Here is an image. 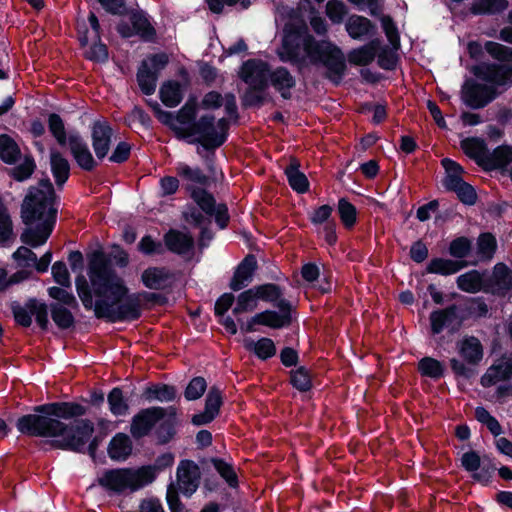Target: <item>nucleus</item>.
Segmentation results:
<instances>
[{"label":"nucleus","instance_id":"9d476101","mask_svg":"<svg viewBox=\"0 0 512 512\" xmlns=\"http://www.w3.org/2000/svg\"><path fill=\"white\" fill-rule=\"evenodd\" d=\"M166 411L161 406L140 409L131 419L130 434L135 440L149 436Z\"/></svg>","mask_w":512,"mask_h":512},{"label":"nucleus","instance_id":"680f3d73","mask_svg":"<svg viewBox=\"0 0 512 512\" xmlns=\"http://www.w3.org/2000/svg\"><path fill=\"white\" fill-rule=\"evenodd\" d=\"M131 477L134 491H137L145 485L154 482L157 477V472L151 465H145L137 470L131 468Z\"/></svg>","mask_w":512,"mask_h":512},{"label":"nucleus","instance_id":"a18cd8bd","mask_svg":"<svg viewBox=\"0 0 512 512\" xmlns=\"http://www.w3.org/2000/svg\"><path fill=\"white\" fill-rule=\"evenodd\" d=\"M508 0H474L469 10L472 15H495L508 8Z\"/></svg>","mask_w":512,"mask_h":512},{"label":"nucleus","instance_id":"aec40b11","mask_svg":"<svg viewBox=\"0 0 512 512\" xmlns=\"http://www.w3.org/2000/svg\"><path fill=\"white\" fill-rule=\"evenodd\" d=\"M253 287L256 292L258 301L271 303L274 307L278 308L277 312H280L281 304L285 303L286 309L284 312L288 315L290 326L293 321V307L291 302L283 297L284 288L275 283H264Z\"/></svg>","mask_w":512,"mask_h":512},{"label":"nucleus","instance_id":"423d86ee","mask_svg":"<svg viewBox=\"0 0 512 512\" xmlns=\"http://www.w3.org/2000/svg\"><path fill=\"white\" fill-rule=\"evenodd\" d=\"M48 129L60 146L69 145L70 153L80 169L92 172L98 167L97 161L82 136L78 132L67 136L64 121L59 114H49Z\"/></svg>","mask_w":512,"mask_h":512},{"label":"nucleus","instance_id":"c85d7f7f","mask_svg":"<svg viewBox=\"0 0 512 512\" xmlns=\"http://www.w3.org/2000/svg\"><path fill=\"white\" fill-rule=\"evenodd\" d=\"M177 389L174 385L158 382L147 385L141 397L146 402H172L176 399Z\"/></svg>","mask_w":512,"mask_h":512},{"label":"nucleus","instance_id":"7ed1b4c3","mask_svg":"<svg viewBox=\"0 0 512 512\" xmlns=\"http://www.w3.org/2000/svg\"><path fill=\"white\" fill-rule=\"evenodd\" d=\"M278 56L282 62L295 66L299 73L307 66V59L314 66L325 67V78L335 86L341 84L347 71L342 49L330 40L316 39L305 24H285Z\"/></svg>","mask_w":512,"mask_h":512},{"label":"nucleus","instance_id":"69168bd1","mask_svg":"<svg viewBox=\"0 0 512 512\" xmlns=\"http://www.w3.org/2000/svg\"><path fill=\"white\" fill-rule=\"evenodd\" d=\"M223 405L222 391L217 386L210 387L206 398L204 409L214 416L218 417L220 414L221 407Z\"/></svg>","mask_w":512,"mask_h":512},{"label":"nucleus","instance_id":"ea45409f","mask_svg":"<svg viewBox=\"0 0 512 512\" xmlns=\"http://www.w3.org/2000/svg\"><path fill=\"white\" fill-rule=\"evenodd\" d=\"M159 97L162 103L169 108L178 106L183 100V89L176 80H167L159 89Z\"/></svg>","mask_w":512,"mask_h":512},{"label":"nucleus","instance_id":"37998d69","mask_svg":"<svg viewBox=\"0 0 512 512\" xmlns=\"http://www.w3.org/2000/svg\"><path fill=\"white\" fill-rule=\"evenodd\" d=\"M346 31L352 39H361L375 32V25L364 16L352 15L346 23Z\"/></svg>","mask_w":512,"mask_h":512},{"label":"nucleus","instance_id":"052dcab7","mask_svg":"<svg viewBox=\"0 0 512 512\" xmlns=\"http://www.w3.org/2000/svg\"><path fill=\"white\" fill-rule=\"evenodd\" d=\"M150 106L157 120L163 125L169 127L175 132L177 138L181 139L184 128H180L176 125V115L170 111L163 110L160 104L156 101L150 103Z\"/></svg>","mask_w":512,"mask_h":512},{"label":"nucleus","instance_id":"39448f33","mask_svg":"<svg viewBox=\"0 0 512 512\" xmlns=\"http://www.w3.org/2000/svg\"><path fill=\"white\" fill-rule=\"evenodd\" d=\"M476 79H466L461 89V100L474 110L483 109L494 101L501 92L498 87L512 86V64H496V62H480L470 68Z\"/></svg>","mask_w":512,"mask_h":512},{"label":"nucleus","instance_id":"c9c22d12","mask_svg":"<svg viewBox=\"0 0 512 512\" xmlns=\"http://www.w3.org/2000/svg\"><path fill=\"white\" fill-rule=\"evenodd\" d=\"M50 168L57 187L62 189L63 185L70 177L69 161L59 151L51 150Z\"/></svg>","mask_w":512,"mask_h":512},{"label":"nucleus","instance_id":"f257e3e1","mask_svg":"<svg viewBox=\"0 0 512 512\" xmlns=\"http://www.w3.org/2000/svg\"><path fill=\"white\" fill-rule=\"evenodd\" d=\"M33 413L20 416L16 421L17 430L28 437L56 438L51 442L54 448L75 453H87L95 458L102 442L101 435H95L94 423L87 418V407L72 401L48 402L33 406Z\"/></svg>","mask_w":512,"mask_h":512},{"label":"nucleus","instance_id":"393cba45","mask_svg":"<svg viewBox=\"0 0 512 512\" xmlns=\"http://www.w3.org/2000/svg\"><path fill=\"white\" fill-rule=\"evenodd\" d=\"M166 248L177 255L189 253L194 248V239L190 234L176 229L168 230L163 237Z\"/></svg>","mask_w":512,"mask_h":512},{"label":"nucleus","instance_id":"5fc2aeb1","mask_svg":"<svg viewBox=\"0 0 512 512\" xmlns=\"http://www.w3.org/2000/svg\"><path fill=\"white\" fill-rule=\"evenodd\" d=\"M257 86H248L241 95V105L244 109L261 108L267 101L266 90Z\"/></svg>","mask_w":512,"mask_h":512},{"label":"nucleus","instance_id":"e433bc0d","mask_svg":"<svg viewBox=\"0 0 512 512\" xmlns=\"http://www.w3.org/2000/svg\"><path fill=\"white\" fill-rule=\"evenodd\" d=\"M207 187L200 188L194 185H186L185 190L190 193V197L198 205L199 209L208 216H212L215 208L217 207L216 199L210 193Z\"/></svg>","mask_w":512,"mask_h":512},{"label":"nucleus","instance_id":"49530a36","mask_svg":"<svg viewBox=\"0 0 512 512\" xmlns=\"http://www.w3.org/2000/svg\"><path fill=\"white\" fill-rule=\"evenodd\" d=\"M337 213L339 219L346 230H351L355 227L358 220V211L353 203L346 197L338 199Z\"/></svg>","mask_w":512,"mask_h":512},{"label":"nucleus","instance_id":"0e129e2a","mask_svg":"<svg viewBox=\"0 0 512 512\" xmlns=\"http://www.w3.org/2000/svg\"><path fill=\"white\" fill-rule=\"evenodd\" d=\"M207 389V382L204 377H193L184 390V397L187 401H195L203 396Z\"/></svg>","mask_w":512,"mask_h":512},{"label":"nucleus","instance_id":"864d4df0","mask_svg":"<svg viewBox=\"0 0 512 512\" xmlns=\"http://www.w3.org/2000/svg\"><path fill=\"white\" fill-rule=\"evenodd\" d=\"M37 166L32 154H25L22 163L9 169L8 175L17 182H24L31 178Z\"/></svg>","mask_w":512,"mask_h":512},{"label":"nucleus","instance_id":"bf43d9fd","mask_svg":"<svg viewBox=\"0 0 512 512\" xmlns=\"http://www.w3.org/2000/svg\"><path fill=\"white\" fill-rule=\"evenodd\" d=\"M484 48L490 57L499 62L498 64H512V47L495 41H486Z\"/></svg>","mask_w":512,"mask_h":512},{"label":"nucleus","instance_id":"58836bf2","mask_svg":"<svg viewBox=\"0 0 512 512\" xmlns=\"http://www.w3.org/2000/svg\"><path fill=\"white\" fill-rule=\"evenodd\" d=\"M70 309V307L63 306L61 303L49 304L51 318L61 331L75 328L76 320Z\"/></svg>","mask_w":512,"mask_h":512},{"label":"nucleus","instance_id":"dca6fc26","mask_svg":"<svg viewBox=\"0 0 512 512\" xmlns=\"http://www.w3.org/2000/svg\"><path fill=\"white\" fill-rule=\"evenodd\" d=\"M474 417L478 422L485 425L489 432L496 438L495 446L497 450L503 455L512 457V442L505 437H498L503 433L499 421L483 406L475 408Z\"/></svg>","mask_w":512,"mask_h":512},{"label":"nucleus","instance_id":"0eeeda50","mask_svg":"<svg viewBox=\"0 0 512 512\" xmlns=\"http://www.w3.org/2000/svg\"><path fill=\"white\" fill-rule=\"evenodd\" d=\"M10 309L15 323L23 328H29L32 325V316H35V321L38 327L47 332L50 327L49 322V305L45 302L38 300L35 297L29 298L24 306L19 302L13 301Z\"/></svg>","mask_w":512,"mask_h":512},{"label":"nucleus","instance_id":"774afa93","mask_svg":"<svg viewBox=\"0 0 512 512\" xmlns=\"http://www.w3.org/2000/svg\"><path fill=\"white\" fill-rule=\"evenodd\" d=\"M376 56L378 66L387 71L394 70L399 60L398 55L387 46H381Z\"/></svg>","mask_w":512,"mask_h":512},{"label":"nucleus","instance_id":"2f4dec72","mask_svg":"<svg viewBox=\"0 0 512 512\" xmlns=\"http://www.w3.org/2000/svg\"><path fill=\"white\" fill-rule=\"evenodd\" d=\"M284 173L287 181L295 192L304 194L309 190L310 183L307 176L300 171V161L296 157H291Z\"/></svg>","mask_w":512,"mask_h":512},{"label":"nucleus","instance_id":"603ef678","mask_svg":"<svg viewBox=\"0 0 512 512\" xmlns=\"http://www.w3.org/2000/svg\"><path fill=\"white\" fill-rule=\"evenodd\" d=\"M477 254L481 261L491 260L497 251V240L491 232H482L477 238Z\"/></svg>","mask_w":512,"mask_h":512},{"label":"nucleus","instance_id":"f8f14e48","mask_svg":"<svg viewBox=\"0 0 512 512\" xmlns=\"http://www.w3.org/2000/svg\"><path fill=\"white\" fill-rule=\"evenodd\" d=\"M271 66L262 59H248L241 65L239 78L248 86L269 87Z\"/></svg>","mask_w":512,"mask_h":512},{"label":"nucleus","instance_id":"412c9836","mask_svg":"<svg viewBox=\"0 0 512 512\" xmlns=\"http://www.w3.org/2000/svg\"><path fill=\"white\" fill-rule=\"evenodd\" d=\"M257 267L256 257L253 254L246 255L236 266L233 276L229 282V288L232 291L237 292L247 287L252 281Z\"/></svg>","mask_w":512,"mask_h":512},{"label":"nucleus","instance_id":"4468645a","mask_svg":"<svg viewBox=\"0 0 512 512\" xmlns=\"http://www.w3.org/2000/svg\"><path fill=\"white\" fill-rule=\"evenodd\" d=\"M333 211V206L323 204L308 213V219L313 226H323L324 239L329 246L336 245L338 241L337 223L332 215Z\"/></svg>","mask_w":512,"mask_h":512},{"label":"nucleus","instance_id":"3c124183","mask_svg":"<svg viewBox=\"0 0 512 512\" xmlns=\"http://www.w3.org/2000/svg\"><path fill=\"white\" fill-rule=\"evenodd\" d=\"M210 463L230 488L234 489L239 486V478L233 464L219 457L210 458Z\"/></svg>","mask_w":512,"mask_h":512},{"label":"nucleus","instance_id":"4c0bfd02","mask_svg":"<svg viewBox=\"0 0 512 512\" xmlns=\"http://www.w3.org/2000/svg\"><path fill=\"white\" fill-rule=\"evenodd\" d=\"M485 283L486 281L483 274L475 269L459 275L456 279V284L459 290L472 294L480 291L485 292Z\"/></svg>","mask_w":512,"mask_h":512},{"label":"nucleus","instance_id":"cd10ccee","mask_svg":"<svg viewBox=\"0 0 512 512\" xmlns=\"http://www.w3.org/2000/svg\"><path fill=\"white\" fill-rule=\"evenodd\" d=\"M457 348L460 356L468 364L477 365L483 359V345L481 341L473 335H467L460 340L457 343Z\"/></svg>","mask_w":512,"mask_h":512},{"label":"nucleus","instance_id":"7c9ffc66","mask_svg":"<svg viewBox=\"0 0 512 512\" xmlns=\"http://www.w3.org/2000/svg\"><path fill=\"white\" fill-rule=\"evenodd\" d=\"M381 48V41L378 38L370 40L365 45L351 50L348 54V61L357 66H367L372 63Z\"/></svg>","mask_w":512,"mask_h":512},{"label":"nucleus","instance_id":"9b49d317","mask_svg":"<svg viewBox=\"0 0 512 512\" xmlns=\"http://www.w3.org/2000/svg\"><path fill=\"white\" fill-rule=\"evenodd\" d=\"M430 333L433 336L441 334L445 329L450 335L458 333L463 327L459 323L458 305L450 304L444 308H438L429 315Z\"/></svg>","mask_w":512,"mask_h":512},{"label":"nucleus","instance_id":"f704fd0d","mask_svg":"<svg viewBox=\"0 0 512 512\" xmlns=\"http://www.w3.org/2000/svg\"><path fill=\"white\" fill-rule=\"evenodd\" d=\"M170 278V272L164 267H148L141 275L143 285L151 290L165 289Z\"/></svg>","mask_w":512,"mask_h":512},{"label":"nucleus","instance_id":"20e7f679","mask_svg":"<svg viewBox=\"0 0 512 512\" xmlns=\"http://www.w3.org/2000/svg\"><path fill=\"white\" fill-rule=\"evenodd\" d=\"M58 196L48 176L41 178L37 186H30L21 207V218L29 226L37 220L46 218L34 228H26L21 233L22 243L37 248L48 240L57 220L58 209L55 203Z\"/></svg>","mask_w":512,"mask_h":512},{"label":"nucleus","instance_id":"a211bd4d","mask_svg":"<svg viewBox=\"0 0 512 512\" xmlns=\"http://www.w3.org/2000/svg\"><path fill=\"white\" fill-rule=\"evenodd\" d=\"M98 484L105 490L116 494H122L127 489L134 492L131 468L108 469L98 478Z\"/></svg>","mask_w":512,"mask_h":512},{"label":"nucleus","instance_id":"5701e85b","mask_svg":"<svg viewBox=\"0 0 512 512\" xmlns=\"http://www.w3.org/2000/svg\"><path fill=\"white\" fill-rule=\"evenodd\" d=\"M296 78L285 66H278L270 70L269 85H271L284 100H290L291 90L296 87Z\"/></svg>","mask_w":512,"mask_h":512},{"label":"nucleus","instance_id":"2eb2a0df","mask_svg":"<svg viewBox=\"0 0 512 512\" xmlns=\"http://www.w3.org/2000/svg\"><path fill=\"white\" fill-rule=\"evenodd\" d=\"M113 133V128L107 120H96L91 126V142L95 153L94 159L98 164L109 154Z\"/></svg>","mask_w":512,"mask_h":512},{"label":"nucleus","instance_id":"13d9d810","mask_svg":"<svg viewBox=\"0 0 512 512\" xmlns=\"http://www.w3.org/2000/svg\"><path fill=\"white\" fill-rule=\"evenodd\" d=\"M177 427L178 424H175L170 420H165L164 418L158 422L153 430L156 444L163 446L170 443L177 434Z\"/></svg>","mask_w":512,"mask_h":512},{"label":"nucleus","instance_id":"f3484780","mask_svg":"<svg viewBox=\"0 0 512 512\" xmlns=\"http://www.w3.org/2000/svg\"><path fill=\"white\" fill-rule=\"evenodd\" d=\"M176 476L181 493L190 498L197 491L200 484L201 472L199 466L193 460H181Z\"/></svg>","mask_w":512,"mask_h":512},{"label":"nucleus","instance_id":"c03bdc74","mask_svg":"<svg viewBox=\"0 0 512 512\" xmlns=\"http://www.w3.org/2000/svg\"><path fill=\"white\" fill-rule=\"evenodd\" d=\"M22 157L17 142L8 134H0V159L7 165H15Z\"/></svg>","mask_w":512,"mask_h":512},{"label":"nucleus","instance_id":"b1692460","mask_svg":"<svg viewBox=\"0 0 512 512\" xmlns=\"http://www.w3.org/2000/svg\"><path fill=\"white\" fill-rule=\"evenodd\" d=\"M458 305L459 323L464 325L470 318H485L489 312L487 303L483 297H468Z\"/></svg>","mask_w":512,"mask_h":512},{"label":"nucleus","instance_id":"bb28decb","mask_svg":"<svg viewBox=\"0 0 512 512\" xmlns=\"http://www.w3.org/2000/svg\"><path fill=\"white\" fill-rule=\"evenodd\" d=\"M128 15L135 34L144 42H153L157 32L151 24L147 13L143 10H129Z\"/></svg>","mask_w":512,"mask_h":512},{"label":"nucleus","instance_id":"a878e982","mask_svg":"<svg viewBox=\"0 0 512 512\" xmlns=\"http://www.w3.org/2000/svg\"><path fill=\"white\" fill-rule=\"evenodd\" d=\"M133 451V442L127 434L123 432L116 433L110 440L107 447V454L112 461L124 462Z\"/></svg>","mask_w":512,"mask_h":512},{"label":"nucleus","instance_id":"a19ab883","mask_svg":"<svg viewBox=\"0 0 512 512\" xmlns=\"http://www.w3.org/2000/svg\"><path fill=\"white\" fill-rule=\"evenodd\" d=\"M244 347L262 361H266L276 355L277 349L274 341L268 337H262L257 341L245 340Z\"/></svg>","mask_w":512,"mask_h":512},{"label":"nucleus","instance_id":"6e6d98bb","mask_svg":"<svg viewBox=\"0 0 512 512\" xmlns=\"http://www.w3.org/2000/svg\"><path fill=\"white\" fill-rule=\"evenodd\" d=\"M258 298L254 287L241 292L236 299V305L232 309V314L238 316L242 313L252 312L257 308Z\"/></svg>","mask_w":512,"mask_h":512},{"label":"nucleus","instance_id":"de8ad7c7","mask_svg":"<svg viewBox=\"0 0 512 512\" xmlns=\"http://www.w3.org/2000/svg\"><path fill=\"white\" fill-rule=\"evenodd\" d=\"M418 372L423 377L438 380L445 375V365L440 360L430 356L421 358L417 366Z\"/></svg>","mask_w":512,"mask_h":512},{"label":"nucleus","instance_id":"c756f323","mask_svg":"<svg viewBox=\"0 0 512 512\" xmlns=\"http://www.w3.org/2000/svg\"><path fill=\"white\" fill-rule=\"evenodd\" d=\"M460 146L464 154L484 170L489 151L485 140L480 137H468L461 141Z\"/></svg>","mask_w":512,"mask_h":512},{"label":"nucleus","instance_id":"09e8293b","mask_svg":"<svg viewBox=\"0 0 512 512\" xmlns=\"http://www.w3.org/2000/svg\"><path fill=\"white\" fill-rule=\"evenodd\" d=\"M109 411L116 417L126 416L129 412L128 400L124 397L121 387H114L107 395Z\"/></svg>","mask_w":512,"mask_h":512},{"label":"nucleus","instance_id":"72a5a7b5","mask_svg":"<svg viewBox=\"0 0 512 512\" xmlns=\"http://www.w3.org/2000/svg\"><path fill=\"white\" fill-rule=\"evenodd\" d=\"M512 163V146L502 144L493 149L492 152L488 151L485 161V171H495L505 169Z\"/></svg>","mask_w":512,"mask_h":512},{"label":"nucleus","instance_id":"4d7b16f0","mask_svg":"<svg viewBox=\"0 0 512 512\" xmlns=\"http://www.w3.org/2000/svg\"><path fill=\"white\" fill-rule=\"evenodd\" d=\"M473 249V242L466 236L454 238L448 246V253L454 260H465L470 256Z\"/></svg>","mask_w":512,"mask_h":512},{"label":"nucleus","instance_id":"8fccbe9b","mask_svg":"<svg viewBox=\"0 0 512 512\" xmlns=\"http://www.w3.org/2000/svg\"><path fill=\"white\" fill-rule=\"evenodd\" d=\"M497 470V460L495 457L484 454V461L482 466L474 474L471 475L472 479L486 487L492 483L493 476Z\"/></svg>","mask_w":512,"mask_h":512},{"label":"nucleus","instance_id":"4be33fe9","mask_svg":"<svg viewBox=\"0 0 512 512\" xmlns=\"http://www.w3.org/2000/svg\"><path fill=\"white\" fill-rule=\"evenodd\" d=\"M469 264L476 265L477 262H467L466 260H454L443 257H433L427 263L425 269L422 271V276L426 274H437L441 276H450L458 273Z\"/></svg>","mask_w":512,"mask_h":512},{"label":"nucleus","instance_id":"473e14b6","mask_svg":"<svg viewBox=\"0 0 512 512\" xmlns=\"http://www.w3.org/2000/svg\"><path fill=\"white\" fill-rule=\"evenodd\" d=\"M175 171L177 176L182 180L193 184H198L201 186L200 188L210 187L214 182L213 177L205 174L203 170L198 166L191 167L186 163L179 162L175 167Z\"/></svg>","mask_w":512,"mask_h":512},{"label":"nucleus","instance_id":"f03ea898","mask_svg":"<svg viewBox=\"0 0 512 512\" xmlns=\"http://www.w3.org/2000/svg\"><path fill=\"white\" fill-rule=\"evenodd\" d=\"M87 274L75 278L78 297L86 310H94L97 319L109 323L133 322L142 316L140 293H130L102 248L87 255Z\"/></svg>","mask_w":512,"mask_h":512},{"label":"nucleus","instance_id":"338daca9","mask_svg":"<svg viewBox=\"0 0 512 512\" xmlns=\"http://www.w3.org/2000/svg\"><path fill=\"white\" fill-rule=\"evenodd\" d=\"M382 29L389 41V43L398 49L400 46V35L396 23L389 15H382L381 17Z\"/></svg>","mask_w":512,"mask_h":512},{"label":"nucleus","instance_id":"e2e57ef3","mask_svg":"<svg viewBox=\"0 0 512 512\" xmlns=\"http://www.w3.org/2000/svg\"><path fill=\"white\" fill-rule=\"evenodd\" d=\"M66 287L52 286L47 289L48 295L55 300L54 303H61L63 306L71 309H78L79 303L72 292H68Z\"/></svg>","mask_w":512,"mask_h":512},{"label":"nucleus","instance_id":"ddd939ff","mask_svg":"<svg viewBox=\"0 0 512 512\" xmlns=\"http://www.w3.org/2000/svg\"><path fill=\"white\" fill-rule=\"evenodd\" d=\"M285 303L281 304L280 312L276 310H264L256 313L245 324L242 323L241 330L244 333H252L256 331V325H262L271 329H282L289 326L288 315L284 312Z\"/></svg>","mask_w":512,"mask_h":512},{"label":"nucleus","instance_id":"1a4fd4ad","mask_svg":"<svg viewBox=\"0 0 512 512\" xmlns=\"http://www.w3.org/2000/svg\"><path fill=\"white\" fill-rule=\"evenodd\" d=\"M215 116L210 113L201 115L191 127L184 128L182 138L187 139L192 136L197 138L188 140L189 144H200L206 151H215L218 149L217 137L215 136Z\"/></svg>","mask_w":512,"mask_h":512},{"label":"nucleus","instance_id":"79ce46f5","mask_svg":"<svg viewBox=\"0 0 512 512\" xmlns=\"http://www.w3.org/2000/svg\"><path fill=\"white\" fill-rule=\"evenodd\" d=\"M289 384L300 393L310 392L313 388L312 372L306 366H298L289 372Z\"/></svg>","mask_w":512,"mask_h":512},{"label":"nucleus","instance_id":"6ab92c4d","mask_svg":"<svg viewBox=\"0 0 512 512\" xmlns=\"http://www.w3.org/2000/svg\"><path fill=\"white\" fill-rule=\"evenodd\" d=\"M485 293L505 297L512 291V271L505 263H497L493 267L492 275L485 278Z\"/></svg>","mask_w":512,"mask_h":512},{"label":"nucleus","instance_id":"6e6552de","mask_svg":"<svg viewBox=\"0 0 512 512\" xmlns=\"http://www.w3.org/2000/svg\"><path fill=\"white\" fill-rule=\"evenodd\" d=\"M169 63V56L165 52L149 54L143 59L137 69L136 80L141 92L150 96L154 94L162 70Z\"/></svg>","mask_w":512,"mask_h":512}]
</instances>
